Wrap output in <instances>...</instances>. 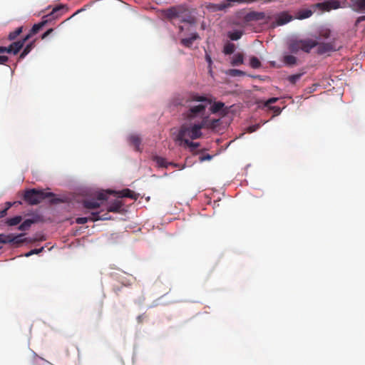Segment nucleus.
Returning <instances> with one entry per match:
<instances>
[{"instance_id": "f257e3e1", "label": "nucleus", "mask_w": 365, "mask_h": 365, "mask_svg": "<svg viewBox=\"0 0 365 365\" xmlns=\"http://www.w3.org/2000/svg\"><path fill=\"white\" fill-rule=\"evenodd\" d=\"M212 101L205 96H201L195 92H190L185 94L181 98H177L174 100L176 106H182L187 108L184 112V118L187 120H192L197 118L201 119L198 123L192 125H181L177 140H184L187 138L195 140L201 138L202 128H212L216 125L219 120H209V116L205 115L206 108L208 105L212 104Z\"/></svg>"}, {"instance_id": "f03ea898", "label": "nucleus", "mask_w": 365, "mask_h": 365, "mask_svg": "<svg viewBox=\"0 0 365 365\" xmlns=\"http://www.w3.org/2000/svg\"><path fill=\"white\" fill-rule=\"evenodd\" d=\"M165 17L175 24L176 21L179 23H186L190 25L195 24L196 18L192 12L182 6H173L163 11Z\"/></svg>"}, {"instance_id": "7ed1b4c3", "label": "nucleus", "mask_w": 365, "mask_h": 365, "mask_svg": "<svg viewBox=\"0 0 365 365\" xmlns=\"http://www.w3.org/2000/svg\"><path fill=\"white\" fill-rule=\"evenodd\" d=\"M51 197L50 200L51 203L56 204L61 200L56 198L53 192H45L43 190H38L36 189H30L25 191L24 195V200L28 204L34 205L39 204L43 200Z\"/></svg>"}, {"instance_id": "20e7f679", "label": "nucleus", "mask_w": 365, "mask_h": 365, "mask_svg": "<svg viewBox=\"0 0 365 365\" xmlns=\"http://www.w3.org/2000/svg\"><path fill=\"white\" fill-rule=\"evenodd\" d=\"M111 217L108 213H102V211L92 212L89 217H77L76 222L79 225L86 224L88 221L96 222L98 220H110Z\"/></svg>"}, {"instance_id": "39448f33", "label": "nucleus", "mask_w": 365, "mask_h": 365, "mask_svg": "<svg viewBox=\"0 0 365 365\" xmlns=\"http://www.w3.org/2000/svg\"><path fill=\"white\" fill-rule=\"evenodd\" d=\"M274 19L275 21L272 23L274 26L285 25L294 19V16L288 11H282L276 14Z\"/></svg>"}, {"instance_id": "423d86ee", "label": "nucleus", "mask_w": 365, "mask_h": 365, "mask_svg": "<svg viewBox=\"0 0 365 365\" xmlns=\"http://www.w3.org/2000/svg\"><path fill=\"white\" fill-rule=\"evenodd\" d=\"M26 41L24 38L21 41L12 43L9 47L0 46V52L16 54L22 48Z\"/></svg>"}, {"instance_id": "0eeeda50", "label": "nucleus", "mask_w": 365, "mask_h": 365, "mask_svg": "<svg viewBox=\"0 0 365 365\" xmlns=\"http://www.w3.org/2000/svg\"><path fill=\"white\" fill-rule=\"evenodd\" d=\"M264 18L265 14L264 12L251 11L245 15L242 24L243 25H246L249 22L263 20Z\"/></svg>"}, {"instance_id": "6e6552de", "label": "nucleus", "mask_w": 365, "mask_h": 365, "mask_svg": "<svg viewBox=\"0 0 365 365\" xmlns=\"http://www.w3.org/2000/svg\"><path fill=\"white\" fill-rule=\"evenodd\" d=\"M300 51H302L305 53H309L311 50L316 47L318 44V42L315 40H312L310 38L306 39H299Z\"/></svg>"}, {"instance_id": "1a4fd4ad", "label": "nucleus", "mask_w": 365, "mask_h": 365, "mask_svg": "<svg viewBox=\"0 0 365 365\" xmlns=\"http://www.w3.org/2000/svg\"><path fill=\"white\" fill-rule=\"evenodd\" d=\"M313 15L312 10L311 7L308 8H302L299 10H297L295 12L294 19H298V20H304L306 19H308L311 17Z\"/></svg>"}, {"instance_id": "9d476101", "label": "nucleus", "mask_w": 365, "mask_h": 365, "mask_svg": "<svg viewBox=\"0 0 365 365\" xmlns=\"http://www.w3.org/2000/svg\"><path fill=\"white\" fill-rule=\"evenodd\" d=\"M23 236H24V234L23 233L17 235H14L13 234L6 235V240H9L8 241V244H13L16 246H19L21 244L26 241V238H21Z\"/></svg>"}, {"instance_id": "9b49d317", "label": "nucleus", "mask_w": 365, "mask_h": 365, "mask_svg": "<svg viewBox=\"0 0 365 365\" xmlns=\"http://www.w3.org/2000/svg\"><path fill=\"white\" fill-rule=\"evenodd\" d=\"M123 205V202L119 199H115V200L109 202L108 207H107V212H120L121 210V208Z\"/></svg>"}, {"instance_id": "f8f14e48", "label": "nucleus", "mask_w": 365, "mask_h": 365, "mask_svg": "<svg viewBox=\"0 0 365 365\" xmlns=\"http://www.w3.org/2000/svg\"><path fill=\"white\" fill-rule=\"evenodd\" d=\"M350 7L358 13H365V0H350Z\"/></svg>"}, {"instance_id": "ddd939ff", "label": "nucleus", "mask_w": 365, "mask_h": 365, "mask_svg": "<svg viewBox=\"0 0 365 365\" xmlns=\"http://www.w3.org/2000/svg\"><path fill=\"white\" fill-rule=\"evenodd\" d=\"M46 23L47 21L46 20L42 21L38 24H34L30 30L29 34L24 37V41H28L31 37V36L37 34L46 25Z\"/></svg>"}, {"instance_id": "4468645a", "label": "nucleus", "mask_w": 365, "mask_h": 365, "mask_svg": "<svg viewBox=\"0 0 365 365\" xmlns=\"http://www.w3.org/2000/svg\"><path fill=\"white\" fill-rule=\"evenodd\" d=\"M317 53L319 54H324L325 53L334 50L333 44L331 43H321L317 45Z\"/></svg>"}, {"instance_id": "2eb2a0df", "label": "nucleus", "mask_w": 365, "mask_h": 365, "mask_svg": "<svg viewBox=\"0 0 365 365\" xmlns=\"http://www.w3.org/2000/svg\"><path fill=\"white\" fill-rule=\"evenodd\" d=\"M199 38V35L197 33H194L191 34V36L189 38H182L180 43L185 47L190 48L193 44V42Z\"/></svg>"}, {"instance_id": "dca6fc26", "label": "nucleus", "mask_w": 365, "mask_h": 365, "mask_svg": "<svg viewBox=\"0 0 365 365\" xmlns=\"http://www.w3.org/2000/svg\"><path fill=\"white\" fill-rule=\"evenodd\" d=\"M288 49L292 53H297L300 51L299 39L290 40L288 43Z\"/></svg>"}, {"instance_id": "f3484780", "label": "nucleus", "mask_w": 365, "mask_h": 365, "mask_svg": "<svg viewBox=\"0 0 365 365\" xmlns=\"http://www.w3.org/2000/svg\"><path fill=\"white\" fill-rule=\"evenodd\" d=\"M129 142L131 145H133L135 150L140 151V144H141V139L137 135H132L129 137Z\"/></svg>"}, {"instance_id": "a211bd4d", "label": "nucleus", "mask_w": 365, "mask_h": 365, "mask_svg": "<svg viewBox=\"0 0 365 365\" xmlns=\"http://www.w3.org/2000/svg\"><path fill=\"white\" fill-rule=\"evenodd\" d=\"M120 197H128L133 200H137L138 197V195L136 194L134 191L126 188L120 192Z\"/></svg>"}, {"instance_id": "6ab92c4d", "label": "nucleus", "mask_w": 365, "mask_h": 365, "mask_svg": "<svg viewBox=\"0 0 365 365\" xmlns=\"http://www.w3.org/2000/svg\"><path fill=\"white\" fill-rule=\"evenodd\" d=\"M310 7L312 10L313 14L315 12H317V11L319 14L323 13V12H327L326 11L327 5L325 4L324 1L312 4V5H310Z\"/></svg>"}, {"instance_id": "aec40b11", "label": "nucleus", "mask_w": 365, "mask_h": 365, "mask_svg": "<svg viewBox=\"0 0 365 365\" xmlns=\"http://www.w3.org/2000/svg\"><path fill=\"white\" fill-rule=\"evenodd\" d=\"M297 58L290 54H284L282 62L287 66H293L297 63Z\"/></svg>"}, {"instance_id": "412c9836", "label": "nucleus", "mask_w": 365, "mask_h": 365, "mask_svg": "<svg viewBox=\"0 0 365 365\" xmlns=\"http://www.w3.org/2000/svg\"><path fill=\"white\" fill-rule=\"evenodd\" d=\"M324 2L327 5L326 11H330L332 9H337L341 7V4L338 0H329Z\"/></svg>"}, {"instance_id": "4be33fe9", "label": "nucleus", "mask_w": 365, "mask_h": 365, "mask_svg": "<svg viewBox=\"0 0 365 365\" xmlns=\"http://www.w3.org/2000/svg\"><path fill=\"white\" fill-rule=\"evenodd\" d=\"M225 107V103L222 102H215L210 107V111L212 113H217L220 111H222L224 114H225L226 112L223 110V108Z\"/></svg>"}, {"instance_id": "5701e85b", "label": "nucleus", "mask_w": 365, "mask_h": 365, "mask_svg": "<svg viewBox=\"0 0 365 365\" xmlns=\"http://www.w3.org/2000/svg\"><path fill=\"white\" fill-rule=\"evenodd\" d=\"M83 205L86 209H96L100 207V203L97 200H86L83 201Z\"/></svg>"}, {"instance_id": "b1692460", "label": "nucleus", "mask_w": 365, "mask_h": 365, "mask_svg": "<svg viewBox=\"0 0 365 365\" xmlns=\"http://www.w3.org/2000/svg\"><path fill=\"white\" fill-rule=\"evenodd\" d=\"M243 58H244V56L242 53H236L233 56L231 63L234 66L241 65L243 63Z\"/></svg>"}, {"instance_id": "393cba45", "label": "nucleus", "mask_w": 365, "mask_h": 365, "mask_svg": "<svg viewBox=\"0 0 365 365\" xmlns=\"http://www.w3.org/2000/svg\"><path fill=\"white\" fill-rule=\"evenodd\" d=\"M34 223V220H31V219H27L26 220H24L18 227V229L19 230H21V231H26V230H28L32 224Z\"/></svg>"}, {"instance_id": "a878e982", "label": "nucleus", "mask_w": 365, "mask_h": 365, "mask_svg": "<svg viewBox=\"0 0 365 365\" xmlns=\"http://www.w3.org/2000/svg\"><path fill=\"white\" fill-rule=\"evenodd\" d=\"M242 31H234L228 32L227 36L232 41H237L242 37Z\"/></svg>"}, {"instance_id": "bb28decb", "label": "nucleus", "mask_w": 365, "mask_h": 365, "mask_svg": "<svg viewBox=\"0 0 365 365\" xmlns=\"http://www.w3.org/2000/svg\"><path fill=\"white\" fill-rule=\"evenodd\" d=\"M22 220L21 216H15L11 218H9L6 220V223L9 226H14L19 225Z\"/></svg>"}, {"instance_id": "cd10ccee", "label": "nucleus", "mask_w": 365, "mask_h": 365, "mask_svg": "<svg viewBox=\"0 0 365 365\" xmlns=\"http://www.w3.org/2000/svg\"><path fill=\"white\" fill-rule=\"evenodd\" d=\"M34 47V41L29 43L24 48L21 53L20 54L19 58H24L26 55H28Z\"/></svg>"}, {"instance_id": "c85d7f7f", "label": "nucleus", "mask_w": 365, "mask_h": 365, "mask_svg": "<svg viewBox=\"0 0 365 365\" xmlns=\"http://www.w3.org/2000/svg\"><path fill=\"white\" fill-rule=\"evenodd\" d=\"M155 162L159 167L161 168H167L170 163H168L165 158L162 157L155 156L154 158Z\"/></svg>"}, {"instance_id": "c756f323", "label": "nucleus", "mask_w": 365, "mask_h": 365, "mask_svg": "<svg viewBox=\"0 0 365 365\" xmlns=\"http://www.w3.org/2000/svg\"><path fill=\"white\" fill-rule=\"evenodd\" d=\"M235 49V46L234 43H227L224 46V51H224L225 54L230 55V54H232V53H234Z\"/></svg>"}, {"instance_id": "7c9ffc66", "label": "nucleus", "mask_w": 365, "mask_h": 365, "mask_svg": "<svg viewBox=\"0 0 365 365\" xmlns=\"http://www.w3.org/2000/svg\"><path fill=\"white\" fill-rule=\"evenodd\" d=\"M111 193L117 194L116 192L111 191V190H107L106 192H99L97 195V200H108V194H111Z\"/></svg>"}, {"instance_id": "2f4dec72", "label": "nucleus", "mask_w": 365, "mask_h": 365, "mask_svg": "<svg viewBox=\"0 0 365 365\" xmlns=\"http://www.w3.org/2000/svg\"><path fill=\"white\" fill-rule=\"evenodd\" d=\"M22 26L17 28L14 31H12L9 34L8 38L10 41L14 40L22 32Z\"/></svg>"}, {"instance_id": "473e14b6", "label": "nucleus", "mask_w": 365, "mask_h": 365, "mask_svg": "<svg viewBox=\"0 0 365 365\" xmlns=\"http://www.w3.org/2000/svg\"><path fill=\"white\" fill-rule=\"evenodd\" d=\"M250 66L253 68H258L261 66V63L259 60L255 56H252L250 58Z\"/></svg>"}, {"instance_id": "72a5a7b5", "label": "nucleus", "mask_w": 365, "mask_h": 365, "mask_svg": "<svg viewBox=\"0 0 365 365\" xmlns=\"http://www.w3.org/2000/svg\"><path fill=\"white\" fill-rule=\"evenodd\" d=\"M302 73H296L288 76L287 80L292 84H295L302 77Z\"/></svg>"}, {"instance_id": "f704fd0d", "label": "nucleus", "mask_w": 365, "mask_h": 365, "mask_svg": "<svg viewBox=\"0 0 365 365\" xmlns=\"http://www.w3.org/2000/svg\"><path fill=\"white\" fill-rule=\"evenodd\" d=\"M184 142V143L188 146L189 148H191L192 150H193L194 149L198 148L200 146V143H194V142H192L190 141L189 139H187V140H182Z\"/></svg>"}, {"instance_id": "c9c22d12", "label": "nucleus", "mask_w": 365, "mask_h": 365, "mask_svg": "<svg viewBox=\"0 0 365 365\" xmlns=\"http://www.w3.org/2000/svg\"><path fill=\"white\" fill-rule=\"evenodd\" d=\"M228 73L232 76H241L245 75V72L238 69H230Z\"/></svg>"}, {"instance_id": "e433bc0d", "label": "nucleus", "mask_w": 365, "mask_h": 365, "mask_svg": "<svg viewBox=\"0 0 365 365\" xmlns=\"http://www.w3.org/2000/svg\"><path fill=\"white\" fill-rule=\"evenodd\" d=\"M12 206V203L7 202L6 203V207L0 211V218L4 217L7 214L8 210Z\"/></svg>"}, {"instance_id": "4c0bfd02", "label": "nucleus", "mask_w": 365, "mask_h": 365, "mask_svg": "<svg viewBox=\"0 0 365 365\" xmlns=\"http://www.w3.org/2000/svg\"><path fill=\"white\" fill-rule=\"evenodd\" d=\"M44 250V248L42 247L39 249H34V250H31V251H29V252H27L26 254H25V256L26 257H30L32 255H34V254H38L40 252H41L43 250Z\"/></svg>"}, {"instance_id": "58836bf2", "label": "nucleus", "mask_w": 365, "mask_h": 365, "mask_svg": "<svg viewBox=\"0 0 365 365\" xmlns=\"http://www.w3.org/2000/svg\"><path fill=\"white\" fill-rule=\"evenodd\" d=\"M6 52H0V64H5L8 60L9 58L4 55Z\"/></svg>"}, {"instance_id": "ea45409f", "label": "nucleus", "mask_w": 365, "mask_h": 365, "mask_svg": "<svg viewBox=\"0 0 365 365\" xmlns=\"http://www.w3.org/2000/svg\"><path fill=\"white\" fill-rule=\"evenodd\" d=\"M278 98H271L269 99H268L266 103H265V106L269 108V107H272L271 105L272 103H274L277 101Z\"/></svg>"}, {"instance_id": "a19ab883", "label": "nucleus", "mask_w": 365, "mask_h": 365, "mask_svg": "<svg viewBox=\"0 0 365 365\" xmlns=\"http://www.w3.org/2000/svg\"><path fill=\"white\" fill-rule=\"evenodd\" d=\"M212 158V155H211L210 154H206V155L200 156L199 158V160L200 162H204L205 160H210Z\"/></svg>"}, {"instance_id": "79ce46f5", "label": "nucleus", "mask_w": 365, "mask_h": 365, "mask_svg": "<svg viewBox=\"0 0 365 365\" xmlns=\"http://www.w3.org/2000/svg\"><path fill=\"white\" fill-rule=\"evenodd\" d=\"M269 108L273 110L275 115H279L281 113V108L278 106H272L269 107Z\"/></svg>"}, {"instance_id": "37998d69", "label": "nucleus", "mask_w": 365, "mask_h": 365, "mask_svg": "<svg viewBox=\"0 0 365 365\" xmlns=\"http://www.w3.org/2000/svg\"><path fill=\"white\" fill-rule=\"evenodd\" d=\"M258 128H259V125H252V126L248 127L247 131L249 133H253V132L256 131Z\"/></svg>"}, {"instance_id": "c03bdc74", "label": "nucleus", "mask_w": 365, "mask_h": 365, "mask_svg": "<svg viewBox=\"0 0 365 365\" xmlns=\"http://www.w3.org/2000/svg\"><path fill=\"white\" fill-rule=\"evenodd\" d=\"M321 36H322L324 38H328L330 36V31L327 30L325 31H323L321 33Z\"/></svg>"}, {"instance_id": "a18cd8bd", "label": "nucleus", "mask_w": 365, "mask_h": 365, "mask_svg": "<svg viewBox=\"0 0 365 365\" xmlns=\"http://www.w3.org/2000/svg\"><path fill=\"white\" fill-rule=\"evenodd\" d=\"M53 31V29H50L48 30H47L41 36V38L43 39L45 38L46 37H47L51 33H52Z\"/></svg>"}, {"instance_id": "49530a36", "label": "nucleus", "mask_w": 365, "mask_h": 365, "mask_svg": "<svg viewBox=\"0 0 365 365\" xmlns=\"http://www.w3.org/2000/svg\"><path fill=\"white\" fill-rule=\"evenodd\" d=\"M212 6L215 8V10L220 11L222 10L225 7L224 5L218 4V5H212Z\"/></svg>"}, {"instance_id": "de8ad7c7", "label": "nucleus", "mask_w": 365, "mask_h": 365, "mask_svg": "<svg viewBox=\"0 0 365 365\" xmlns=\"http://www.w3.org/2000/svg\"><path fill=\"white\" fill-rule=\"evenodd\" d=\"M363 21H365V15L364 16H361L357 18L356 21V25L359 24L360 22Z\"/></svg>"}, {"instance_id": "09e8293b", "label": "nucleus", "mask_w": 365, "mask_h": 365, "mask_svg": "<svg viewBox=\"0 0 365 365\" xmlns=\"http://www.w3.org/2000/svg\"><path fill=\"white\" fill-rule=\"evenodd\" d=\"M60 9H61V8H60V7L54 8V9H53V11H52V12H51V14H55L56 12L58 11Z\"/></svg>"}, {"instance_id": "8fccbe9b", "label": "nucleus", "mask_w": 365, "mask_h": 365, "mask_svg": "<svg viewBox=\"0 0 365 365\" xmlns=\"http://www.w3.org/2000/svg\"><path fill=\"white\" fill-rule=\"evenodd\" d=\"M206 59H207V61L209 63H211V61H211V58H210L209 56H206Z\"/></svg>"}, {"instance_id": "3c124183", "label": "nucleus", "mask_w": 365, "mask_h": 365, "mask_svg": "<svg viewBox=\"0 0 365 365\" xmlns=\"http://www.w3.org/2000/svg\"><path fill=\"white\" fill-rule=\"evenodd\" d=\"M178 28L180 32H182L184 29L182 26H179Z\"/></svg>"}, {"instance_id": "603ef678", "label": "nucleus", "mask_w": 365, "mask_h": 365, "mask_svg": "<svg viewBox=\"0 0 365 365\" xmlns=\"http://www.w3.org/2000/svg\"><path fill=\"white\" fill-rule=\"evenodd\" d=\"M169 165H173L174 167H178V165L177 164L173 163H170Z\"/></svg>"}]
</instances>
